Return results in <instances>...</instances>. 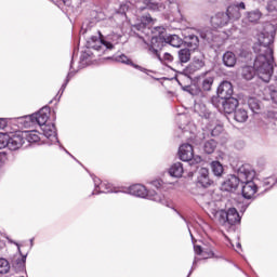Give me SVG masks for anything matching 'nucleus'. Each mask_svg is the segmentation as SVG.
I'll use <instances>...</instances> for the list:
<instances>
[{"mask_svg":"<svg viewBox=\"0 0 277 277\" xmlns=\"http://www.w3.org/2000/svg\"><path fill=\"white\" fill-rule=\"evenodd\" d=\"M276 34V27L273 24H266L265 31L262 32L258 42L253 45V51L256 54L253 67H242V77L247 81L254 79V75H258L259 79L264 83H269L272 75H274V50L272 43L274 42V36Z\"/></svg>","mask_w":277,"mask_h":277,"instance_id":"1","label":"nucleus"},{"mask_svg":"<svg viewBox=\"0 0 277 277\" xmlns=\"http://www.w3.org/2000/svg\"><path fill=\"white\" fill-rule=\"evenodd\" d=\"M254 179V171L252 169L242 166L238 169L237 175H229L226 181L221 185L223 192H235L239 187V183L245 181H252Z\"/></svg>","mask_w":277,"mask_h":277,"instance_id":"2","label":"nucleus"},{"mask_svg":"<svg viewBox=\"0 0 277 277\" xmlns=\"http://www.w3.org/2000/svg\"><path fill=\"white\" fill-rule=\"evenodd\" d=\"M143 42L147 44L149 55H153V57L158 60L161 64H164V66H168V64H172V62H174V56L168 52L161 56L160 51L163 49V39L161 37H151L149 44L145 39H143Z\"/></svg>","mask_w":277,"mask_h":277,"instance_id":"3","label":"nucleus"},{"mask_svg":"<svg viewBox=\"0 0 277 277\" xmlns=\"http://www.w3.org/2000/svg\"><path fill=\"white\" fill-rule=\"evenodd\" d=\"M129 194L132 196H136L137 198H148L149 200H154L155 202H160L161 205H164L168 207V200L164 198L161 199V196L157 193H149L146 189V186L142 184H134L129 187Z\"/></svg>","mask_w":277,"mask_h":277,"instance_id":"4","label":"nucleus"},{"mask_svg":"<svg viewBox=\"0 0 277 277\" xmlns=\"http://www.w3.org/2000/svg\"><path fill=\"white\" fill-rule=\"evenodd\" d=\"M213 213L217 215V222L222 224V226H235V224L241 222V216H239V212L235 208L219 212L214 210Z\"/></svg>","mask_w":277,"mask_h":277,"instance_id":"5","label":"nucleus"},{"mask_svg":"<svg viewBox=\"0 0 277 277\" xmlns=\"http://www.w3.org/2000/svg\"><path fill=\"white\" fill-rule=\"evenodd\" d=\"M49 116H51V108L45 106L41 108L37 114L26 116L24 118L25 127H31V124H39L40 128L47 126L49 121Z\"/></svg>","mask_w":277,"mask_h":277,"instance_id":"6","label":"nucleus"},{"mask_svg":"<svg viewBox=\"0 0 277 277\" xmlns=\"http://www.w3.org/2000/svg\"><path fill=\"white\" fill-rule=\"evenodd\" d=\"M181 161H188L189 166H196L202 161V157L194 156V147L190 144H183L179 149Z\"/></svg>","mask_w":277,"mask_h":277,"instance_id":"7","label":"nucleus"},{"mask_svg":"<svg viewBox=\"0 0 277 277\" xmlns=\"http://www.w3.org/2000/svg\"><path fill=\"white\" fill-rule=\"evenodd\" d=\"M155 31H158V35L153 36V38H161L163 39V47L170 44L171 47H175L179 49L183 44V39L179 37V35H170L164 37L163 34L166 32V28L159 26L155 28Z\"/></svg>","mask_w":277,"mask_h":277,"instance_id":"8","label":"nucleus"},{"mask_svg":"<svg viewBox=\"0 0 277 277\" xmlns=\"http://www.w3.org/2000/svg\"><path fill=\"white\" fill-rule=\"evenodd\" d=\"M103 35L91 37L87 44L88 49H93V51H97V53H105L108 50L107 41L103 39Z\"/></svg>","mask_w":277,"mask_h":277,"instance_id":"9","label":"nucleus"},{"mask_svg":"<svg viewBox=\"0 0 277 277\" xmlns=\"http://www.w3.org/2000/svg\"><path fill=\"white\" fill-rule=\"evenodd\" d=\"M202 68H205V56H195L193 62L185 68V72L192 77V75H196Z\"/></svg>","mask_w":277,"mask_h":277,"instance_id":"10","label":"nucleus"},{"mask_svg":"<svg viewBox=\"0 0 277 277\" xmlns=\"http://www.w3.org/2000/svg\"><path fill=\"white\" fill-rule=\"evenodd\" d=\"M25 144V138H23L22 132H16L11 136L8 135V148L10 150H18Z\"/></svg>","mask_w":277,"mask_h":277,"instance_id":"11","label":"nucleus"},{"mask_svg":"<svg viewBox=\"0 0 277 277\" xmlns=\"http://www.w3.org/2000/svg\"><path fill=\"white\" fill-rule=\"evenodd\" d=\"M241 183H245V185L242 186L243 198H247V200H252V198L256 196V192L259 190L256 184L252 180H246Z\"/></svg>","mask_w":277,"mask_h":277,"instance_id":"12","label":"nucleus"},{"mask_svg":"<svg viewBox=\"0 0 277 277\" xmlns=\"http://www.w3.org/2000/svg\"><path fill=\"white\" fill-rule=\"evenodd\" d=\"M217 95L222 101L233 98V84L229 81H223L217 88Z\"/></svg>","mask_w":277,"mask_h":277,"instance_id":"13","label":"nucleus"},{"mask_svg":"<svg viewBox=\"0 0 277 277\" xmlns=\"http://www.w3.org/2000/svg\"><path fill=\"white\" fill-rule=\"evenodd\" d=\"M40 129L44 137L50 140L51 144H55V142H57V130L55 129V124L45 123V126H42Z\"/></svg>","mask_w":277,"mask_h":277,"instance_id":"14","label":"nucleus"},{"mask_svg":"<svg viewBox=\"0 0 277 277\" xmlns=\"http://www.w3.org/2000/svg\"><path fill=\"white\" fill-rule=\"evenodd\" d=\"M238 106H239V101L235 97H228L222 101V109L224 114H233L237 111Z\"/></svg>","mask_w":277,"mask_h":277,"instance_id":"15","label":"nucleus"},{"mask_svg":"<svg viewBox=\"0 0 277 277\" xmlns=\"http://www.w3.org/2000/svg\"><path fill=\"white\" fill-rule=\"evenodd\" d=\"M211 25L214 29L225 27V25H228V15H225V13H216L211 17Z\"/></svg>","mask_w":277,"mask_h":277,"instance_id":"16","label":"nucleus"},{"mask_svg":"<svg viewBox=\"0 0 277 277\" xmlns=\"http://www.w3.org/2000/svg\"><path fill=\"white\" fill-rule=\"evenodd\" d=\"M108 51H111L116 44H122V31L108 35L106 40Z\"/></svg>","mask_w":277,"mask_h":277,"instance_id":"17","label":"nucleus"},{"mask_svg":"<svg viewBox=\"0 0 277 277\" xmlns=\"http://www.w3.org/2000/svg\"><path fill=\"white\" fill-rule=\"evenodd\" d=\"M198 81L201 84L202 90L209 92V90H211V87L213 85L214 78L211 72H206L198 78Z\"/></svg>","mask_w":277,"mask_h":277,"instance_id":"18","label":"nucleus"},{"mask_svg":"<svg viewBox=\"0 0 277 277\" xmlns=\"http://www.w3.org/2000/svg\"><path fill=\"white\" fill-rule=\"evenodd\" d=\"M222 62L227 68H235V65L237 64V55L230 51H227L223 54Z\"/></svg>","mask_w":277,"mask_h":277,"instance_id":"19","label":"nucleus"},{"mask_svg":"<svg viewBox=\"0 0 277 277\" xmlns=\"http://www.w3.org/2000/svg\"><path fill=\"white\" fill-rule=\"evenodd\" d=\"M22 137L24 138V143L27 142L28 144L40 142V134L36 130L23 131Z\"/></svg>","mask_w":277,"mask_h":277,"instance_id":"20","label":"nucleus"},{"mask_svg":"<svg viewBox=\"0 0 277 277\" xmlns=\"http://www.w3.org/2000/svg\"><path fill=\"white\" fill-rule=\"evenodd\" d=\"M95 189L93 190L94 194H109L111 192V185L107 183H101V180L94 179Z\"/></svg>","mask_w":277,"mask_h":277,"instance_id":"21","label":"nucleus"},{"mask_svg":"<svg viewBox=\"0 0 277 277\" xmlns=\"http://www.w3.org/2000/svg\"><path fill=\"white\" fill-rule=\"evenodd\" d=\"M225 15L228 16V22L239 21L241 18V12H239V6L237 5H229Z\"/></svg>","mask_w":277,"mask_h":277,"instance_id":"22","label":"nucleus"},{"mask_svg":"<svg viewBox=\"0 0 277 277\" xmlns=\"http://www.w3.org/2000/svg\"><path fill=\"white\" fill-rule=\"evenodd\" d=\"M183 172H185V169H183V163L181 162L173 163L169 169L170 176L175 179H181V176H183Z\"/></svg>","mask_w":277,"mask_h":277,"instance_id":"23","label":"nucleus"},{"mask_svg":"<svg viewBox=\"0 0 277 277\" xmlns=\"http://www.w3.org/2000/svg\"><path fill=\"white\" fill-rule=\"evenodd\" d=\"M234 120L236 122H247L248 121V110L245 108H237L234 113Z\"/></svg>","mask_w":277,"mask_h":277,"instance_id":"24","label":"nucleus"},{"mask_svg":"<svg viewBox=\"0 0 277 277\" xmlns=\"http://www.w3.org/2000/svg\"><path fill=\"white\" fill-rule=\"evenodd\" d=\"M184 42L190 49H198V44H199L200 40L198 39V36H196V35H188L184 38Z\"/></svg>","mask_w":277,"mask_h":277,"instance_id":"25","label":"nucleus"},{"mask_svg":"<svg viewBox=\"0 0 277 277\" xmlns=\"http://www.w3.org/2000/svg\"><path fill=\"white\" fill-rule=\"evenodd\" d=\"M200 38L207 40V42H213L215 40V32L211 28H203L200 30Z\"/></svg>","mask_w":277,"mask_h":277,"instance_id":"26","label":"nucleus"},{"mask_svg":"<svg viewBox=\"0 0 277 277\" xmlns=\"http://www.w3.org/2000/svg\"><path fill=\"white\" fill-rule=\"evenodd\" d=\"M195 254H199L202 259H211L213 256V251L211 249H202L200 246L194 247Z\"/></svg>","mask_w":277,"mask_h":277,"instance_id":"27","label":"nucleus"},{"mask_svg":"<svg viewBox=\"0 0 277 277\" xmlns=\"http://www.w3.org/2000/svg\"><path fill=\"white\" fill-rule=\"evenodd\" d=\"M248 106L253 114H259V111H261V103L255 97H249Z\"/></svg>","mask_w":277,"mask_h":277,"instance_id":"28","label":"nucleus"},{"mask_svg":"<svg viewBox=\"0 0 277 277\" xmlns=\"http://www.w3.org/2000/svg\"><path fill=\"white\" fill-rule=\"evenodd\" d=\"M179 60L182 64H187L192 60V53L189 49H182L179 51Z\"/></svg>","mask_w":277,"mask_h":277,"instance_id":"29","label":"nucleus"},{"mask_svg":"<svg viewBox=\"0 0 277 277\" xmlns=\"http://www.w3.org/2000/svg\"><path fill=\"white\" fill-rule=\"evenodd\" d=\"M215 148H217V142L215 140H209L203 145V150L208 155H211L215 151Z\"/></svg>","mask_w":277,"mask_h":277,"instance_id":"30","label":"nucleus"},{"mask_svg":"<svg viewBox=\"0 0 277 277\" xmlns=\"http://www.w3.org/2000/svg\"><path fill=\"white\" fill-rule=\"evenodd\" d=\"M211 168L214 176H222V174H224V167L220 161H213L211 163Z\"/></svg>","mask_w":277,"mask_h":277,"instance_id":"31","label":"nucleus"},{"mask_svg":"<svg viewBox=\"0 0 277 277\" xmlns=\"http://www.w3.org/2000/svg\"><path fill=\"white\" fill-rule=\"evenodd\" d=\"M150 23H153V17H150V15H145L142 17V23L134 26V29L142 31V29H145L146 25H150Z\"/></svg>","mask_w":277,"mask_h":277,"instance_id":"32","label":"nucleus"},{"mask_svg":"<svg viewBox=\"0 0 277 277\" xmlns=\"http://www.w3.org/2000/svg\"><path fill=\"white\" fill-rule=\"evenodd\" d=\"M25 261H26L25 256L22 259L15 260V262L13 263V267L15 272H25Z\"/></svg>","mask_w":277,"mask_h":277,"instance_id":"33","label":"nucleus"},{"mask_svg":"<svg viewBox=\"0 0 277 277\" xmlns=\"http://www.w3.org/2000/svg\"><path fill=\"white\" fill-rule=\"evenodd\" d=\"M247 19L249 23H258L261 19V13L258 10L249 12L247 13Z\"/></svg>","mask_w":277,"mask_h":277,"instance_id":"34","label":"nucleus"},{"mask_svg":"<svg viewBox=\"0 0 277 277\" xmlns=\"http://www.w3.org/2000/svg\"><path fill=\"white\" fill-rule=\"evenodd\" d=\"M195 111L199 114V116H203L205 118H209L210 115L207 114V106L200 105L199 103L195 104Z\"/></svg>","mask_w":277,"mask_h":277,"instance_id":"35","label":"nucleus"},{"mask_svg":"<svg viewBox=\"0 0 277 277\" xmlns=\"http://www.w3.org/2000/svg\"><path fill=\"white\" fill-rule=\"evenodd\" d=\"M207 207H208V211H210V213L213 215L214 220H217V215L215 213H213V211L220 212L223 210H220V208L217 207V203H215V201L208 202Z\"/></svg>","mask_w":277,"mask_h":277,"instance_id":"36","label":"nucleus"},{"mask_svg":"<svg viewBox=\"0 0 277 277\" xmlns=\"http://www.w3.org/2000/svg\"><path fill=\"white\" fill-rule=\"evenodd\" d=\"M8 272H10V262L3 258H0V274H8Z\"/></svg>","mask_w":277,"mask_h":277,"instance_id":"37","label":"nucleus"},{"mask_svg":"<svg viewBox=\"0 0 277 277\" xmlns=\"http://www.w3.org/2000/svg\"><path fill=\"white\" fill-rule=\"evenodd\" d=\"M143 4L145 8H147V10H159V2L155 0H144Z\"/></svg>","mask_w":277,"mask_h":277,"instance_id":"38","label":"nucleus"},{"mask_svg":"<svg viewBox=\"0 0 277 277\" xmlns=\"http://www.w3.org/2000/svg\"><path fill=\"white\" fill-rule=\"evenodd\" d=\"M265 94H269L271 101L277 105V90L272 88L265 89Z\"/></svg>","mask_w":277,"mask_h":277,"instance_id":"39","label":"nucleus"},{"mask_svg":"<svg viewBox=\"0 0 277 277\" xmlns=\"http://www.w3.org/2000/svg\"><path fill=\"white\" fill-rule=\"evenodd\" d=\"M198 185H201V187H209L211 185V180L209 179V175L206 177H197Z\"/></svg>","mask_w":277,"mask_h":277,"instance_id":"40","label":"nucleus"},{"mask_svg":"<svg viewBox=\"0 0 277 277\" xmlns=\"http://www.w3.org/2000/svg\"><path fill=\"white\" fill-rule=\"evenodd\" d=\"M8 147V134L0 133V150Z\"/></svg>","mask_w":277,"mask_h":277,"instance_id":"41","label":"nucleus"},{"mask_svg":"<svg viewBox=\"0 0 277 277\" xmlns=\"http://www.w3.org/2000/svg\"><path fill=\"white\" fill-rule=\"evenodd\" d=\"M116 62H120L121 64H131V60L124 54H120L115 57Z\"/></svg>","mask_w":277,"mask_h":277,"instance_id":"42","label":"nucleus"},{"mask_svg":"<svg viewBox=\"0 0 277 277\" xmlns=\"http://www.w3.org/2000/svg\"><path fill=\"white\" fill-rule=\"evenodd\" d=\"M266 10H267L268 12H276V10H277V0H271V1L267 3Z\"/></svg>","mask_w":277,"mask_h":277,"instance_id":"43","label":"nucleus"},{"mask_svg":"<svg viewBox=\"0 0 277 277\" xmlns=\"http://www.w3.org/2000/svg\"><path fill=\"white\" fill-rule=\"evenodd\" d=\"M198 176L197 179H205L207 176H209V169L207 168H200L199 171H198Z\"/></svg>","mask_w":277,"mask_h":277,"instance_id":"44","label":"nucleus"},{"mask_svg":"<svg viewBox=\"0 0 277 277\" xmlns=\"http://www.w3.org/2000/svg\"><path fill=\"white\" fill-rule=\"evenodd\" d=\"M70 81V74H68L66 82L62 85L60 92H62V94H64V90H66V85H68V82Z\"/></svg>","mask_w":277,"mask_h":277,"instance_id":"45","label":"nucleus"},{"mask_svg":"<svg viewBox=\"0 0 277 277\" xmlns=\"http://www.w3.org/2000/svg\"><path fill=\"white\" fill-rule=\"evenodd\" d=\"M90 55H91L90 50H87L82 53L81 60H88V57H90Z\"/></svg>","mask_w":277,"mask_h":277,"instance_id":"46","label":"nucleus"},{"mask_svg":"<svg viewBox=\"0 0 277 277\" xmlns=\"http://www.w3.org/2000/svg\"><path fill=\"white\" fill-rule=\"evenodd\" d=\"M276 182H274V179L269 177L264 182V185H275Z\"/></svg>","mask_w":277,"mask_h":277,"instance_id":"47","label":"nucleus"},{"mask_svg":"<svg viewBox=\"0 0 277 277\" xmlns=\"http://www.w3.org/2000/svg\"><path fill=\"white\" fill-rule=\"evenodd\" d=\"M239 10H246V3L240 2L238 5H236Z\"/></svg>","mask_w":277,"mask_h":277,"instance_id":"48","label":"nucleus"},{"mask_svg":"<svg viewBox=\"0 0 277 277\" xmlns=\"http://www.w3.org/2000/svg\"><path fill=\"white\" fill-rule=\"evenodd\" d=\"M103 23H105L106 25H111L114 23V19L108 18V19L104 21Z\"/></svg>","mask_w":277,"mask_h":277,"instance_id":"49","label":"nucleus"},{"mask_svg":"<svg viewBox=\"0 0 277 277\" xmlns=\"http://www.w3.org/2000/svg\"><path fill=\"white\" fill-rule=\"evenodd\" d=\"M3 157L4 156L0 154V168H1V166H3Z\"/></svg>","mask_w":277,"mask_h":277,"instance_id":"50","label":"nucleus"},{"mask_svg":"<svg viewBox=\"0 0 277 277\" xmlns=\"http://www.w3.org/2000/svg\"><path fill=\"white\" fill-rule=\"evenodd\" d=\"M197 262H198V260L195 258L193 265H196Z\"/></svg>","mask_w":277,"mask_h":277,"instance_id":"51","label":"nucleus"},{"mask_svg":"<svg viewBox=\"0 0 277 277\" xmlns=\"http://www.w3.org/2000/svg\"><path fill=\"white\" fill-rule=\"evenodd\" d=\"M140 70H142V72H146V69L140 67Z\"/></svg>","mask_w":277,"mask_h":277,"instance_id":"52","label":"nucleus"},{"mask_svg":"<svg viewBox=\"0 0 277 277\" xmlns=\"http://www.w3.org/2000/svg\"><path fill=\"white\" fill-rule=\"evenodd\" d=\"M236 246H237V248H241V243L240 242H238Z\"/></svg>","mask_w":277,"mask_h":277,"instance_id":"53","label":"nucleus"},{"mask_svg":"<svg viewBox=\"0 0 277 277\" xmlns=\"http://www.w3.org/2000/svg\"><path fill=\"white\" fill-rule=\"evenodd\" d=\"M212 135H216V133H215V129H214V130H212Z\"/></svg>","mask_w":277,"mask_h":277,"instance_id":"54","label":"nucleus"},{"mask_svg":"<svg viewBox=\"0 0 277 277\" xmlns=\"http://www.w3.org/2000/svg\"><path fill=\"white\" fill-rule=\"evenodd\" d=\"M215 101H217V97H216V98H214V100H212V103H215Z\"/></svg>","mask_w":277,"mask_h":277,"instance_id":"55","label":"nucleus"},{"mask_svg":"<svg viewBox=\"0 0 277 277\" xmlns=\"http://www.w3.org/2000/svg\"><path fill=\"white\" fill-rule=\"evenodd\" d=\"M217 129H220V131H222V127H219Z\"/></svg>","mask_w":277,"mask_h":277,"instance_id":"56","label":"nucleus"},{"mask_svg":"<svg viewBox=\"0 0 277 277\" xmlns=\"http://www.w3.org/2000/svg\"><path fill=\"white\" fill-rule=\"evenodd\" d=\"M276 183H277V181H276Z\"/></svg>","mask_w":277,"mask_h":277,"instance_id":"57","label":"nucleus"}]
</instances>
